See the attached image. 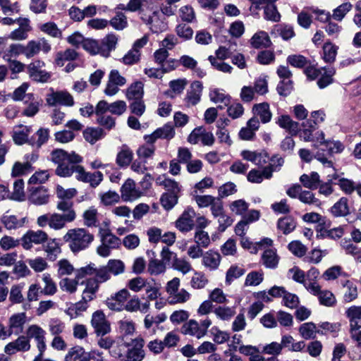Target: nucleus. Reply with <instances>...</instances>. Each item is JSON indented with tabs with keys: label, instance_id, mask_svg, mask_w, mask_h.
<instances>
[{
	"label": "nucleus",
	"instance_id": "obj_1",
	"mask_svg": "<svg viewBox=\"0 0 361 361\" xmlns=\"http://www.w3.org/2000/svg\"><path fill=\"white\" fill-rule=\"evenodd\" d=\"M50 159L57 164L55 173L60 177H70L75 173L78 180L89 183L94 188L103 180L104 176L101 171L88 172L79 164L82 161V157L75 152L68 153L63 149H56L51 152Z\"/></svg>",
	"mask_w": 361,
	"mask_h": 361
},
{
	"label": "nucleus",
	"instance_id": "obj_2",
	"mask_svg": "<svg viewBox=\"0 0 361 361\" xmlns=\"http://www.w3.org/2000/svg\"><path fill=\"white\" fill-rule=\"evenodd\" d=\"M63 240L68 243L69 248L74 252H78L89 247L94 240V235L85 228H72L63 236Z\"/></svg>",
	"mask_w": 361,
	"mask_h": 361
},
{
	"label": "nucleus",
	"instance_id": "obj_3",
	"mask_svg": "<svg viewBox=\"0 0 361 361\" xmlns=\"http://www.w3.org/2000/svg\"><path fill=\"white\" fill-rule=\"evenodd\" d=\"M251 3L250 11L253 15H258L261 8L264 9V17L266 20L279 22L281 15L275 3L277 0H249Z\"/></svg>",
	"mask_w": 361,
	"mask_h": 361
},
{
	"label": "nucleus",
	"instance_id": "obj_4",
	"mask_svg": "<svg viewBox=\"0 0 361 361\" xmlns=\"http://www.w3.org/2000/svg\"><path fill=\"white\" fill-rule=\"evenodd\" d=\"M166 16L158 10L154 11L151 14L141 11V20L147 24L154 33H160L168 28V22Z\"/></svg>",
	"mask_w": 361,
	"mask_h": 361
},
{
	"label": "nucleus",
	"instance_id": "obj_5",
	"mask_svg": "<svg viewBox=\"0 0 361 361\" xmlns=\"http://www.w3.org/2000/svg\"><path fill=\"white\" fill-rule=\"evenodd\" d=\"M212 324V320L208 317L200 320V322L195 319H190L182 326L181 331L185 335H189L200 339L207 334V330Z\"/></svg>",
	"mask_w": 361,
	"mask_h": 361
},
{
	"label": "nucleus",
	"instance_id": "obj_6",
	"mask_svg": "<svg viewBox=\"0 0 361 361\" xmlns=\"http://www.w3.org/2000/svg\"><path fill=\"white\" fill-rule=\"evenodd\" d=\"M67 223H71L66 220L59 213H47L40 215L37 217L36 224L39 228L49 226L51 229L59 231L66 227Z\"/></svg>",
	"mask_w": 361,
	"mask_h": 361
},
{
	"label": "nucleus",
	"instance_id": "obj_7",
	"mask_svg": "<svg viewBox=\"0 0 361 361\" xmlns=\"http://www.w3.org/2000/svg\"><path fill=\"white\" fill-rule=\"evenodd\" d=\"M48 240V234L42 230H28L20 238V245L26 250L34 245L44 244Z\"/></svg>",
	"mask_w": 361,
	"mask_h": 361
},
{
	"label": "nucleus",
	"instance_id": "obj_8",
	"mask_svg": "<svg viewBox=\"0 0 361 361\" xmlns=\"http://www.w3.org/2000/svg\"><path fill=\"white\" fill-rule=\"evenodd\" d=\"M196 212L192 207H187L175 221V227L182 233H188L195 227Z\"/></svg>",
	"mask_w": 361,
	"mask_h": 361
},
{
	"label": "nucleus",
	"instance_id": "obj_9",
	"mask_svg": "<svg viewBox=\"0 0 361 361\" xmlns=\"http://www.w3.org/2000/svg\"><path fill=\"white\" fill-rule=\"evenodd\" d=\"M304 129L300 133V137L305 142H313V146L317 147L319 145H323L324 142V133L322 131H317L312 133L314 126L312 123L311 120H307L302 123Z\"/></svg>",
	"mask_w": 361,
	"mask_h": 361
},
{
	"label": "nucleus",
	"instance_id": "obj_10",
	"mask_svg": "<svg viewBox=\"0 0 361 361\" xmlns=\"http://www.w3.org/2000/svg\"><path fill=\"white\" fill-rule=\"evenodd\" d=\"M45 334V331L37 324H32L27 329L26 336L27 339H35L37 343V347L39 351L36 360L42 357V354L46 349Z\"/></svg>",
	"mask_w": 361,
	"mask_h": 361
},
{
	"label": "nucleus",
	"instance_id": "obj_11",
	"mask_svg": "<svg viewBox=\"0 0 361 361\" xmlns=\"http://www.w3.org/2000/svg\"><path fill=\"white\" fill-rule=\"evenodd\" d=\"M91 324L98 336H104L110 333L111 329L110 322L106 319L104 313L100 310L92 314Z\"/></svg>",
	"mask_w": 361,
	"mask_h": 361
},
{
	"label": "nucleus",
	"instance_id": "obj_12",
	"mask_svg": "<svg viewBox=\"0 0 361 361\" xmlns=\"http://www.w3.org/2000/svg\"><path fill=\"white\" fill-rule=\"evenodd\" d=\"M277 75L281 79V81L277 86V91L280 95L287 96L293 89L290 78L292 73L288 67L280 66L277 69Z\"/></svg>",
	"mask_w": 361,
	"mask_h": 361
},
{
	"label": "nucleus",
	"instance_id": "obj_13",
	"mask_svg": "<svg viewBox=\"0 0 361 361\" xmlns=\"http://www.w3.org/2000/svg\"><path fill=\"white\" fill-rule=\"evenodd\" d=\"M144 195V192L136 187L135 182L128 178L121 188V197L124 202H133Z\"/></svg>",
	"mask_w": 361,
	"mask_h": 361
},
{
	"label": "nucleus",
	"instance_id": "obj_14",
	"mask_svg": "<svg viewBox=\"0 0 361 361\" xmlns=\"http://www.w3.org/2000/svg\"><path fill=\"white\" fill-rule=\"evenodd\" d=\"M48 105L54 106L62 105L73 106L74 105L73 97L67 91H56L48 94L46 97Z\"/></svg>",
	"mask_w": 361,
	"mask_h": 361
},
{
	"label": "nucleus",
	"instance_id": "obj_15",
	"mask_svg": "<svg viewBox=\"0 0 361 361\" xmlns=\"http://www.w3.org/2000/svg\"><path fill=\"white\" fill-rule=\"evenodd\" d=\"M145 341L142 338L137 337L128 343L126 357L128 361H142L145 357L143 350Z\"/></svg>",
	"mask_w": 361,
	"mask_h": 361
},
{
	"label": "nucleus",
	"instance_id": "obj_16",
	"mask_svg": "<svg viewBox=\"0 0 361 361\" xmlns=\"http://www.w3.org/2000/svg\"><path fill=\"white\" fill-rule=\"evenodd\" d=\"M188 142L192 145L201 142L203 145L212 146L214 142V137L211 132L207 131L203 127H197L190 133Z\"/></svg>",
	"mask_w": 361,
	"mask_h": 361
},
{
	"label": "nucleus",
	"instance_id": "obj_17",
	"mask_svg": "<svg viewBox=\"0 0 361 361\" xmlns=\"http://www.w3.org/2000/svg\"><path fill=\"white\" fill-rule=\"evenodd\" d=\"M130 296L127 289H122L106 300V305L111 310L121 312L124 310L125 302Z\"/></svg>",
	"mask_w": 361,
	"mask_h": 361
},
{
	"label": "nucleus",
	"instance_id": "obj_18",
	"mask_svg": "<svg viewBox=\"0 0 361 361\" xmlns=\"http://www.w3.org/2000/svg\"><path fill=\"white\" fill-rule=\"evenodd\" d=\"M44 63L42 61H35L27 66L30 77L35 81L45 82L49 78L50 74L43 69Z\"/></svg>",
	"mask_w": 361,
	"mask_h": 361
},
{
	"label": "nucleus",
	"instance_id": "obj_19",
	"mask_svg": "<svg viewBox=\"0 0 361 361\" xmlns=\"http://www.w3.org/2000/svg\"><path fill=\"white\" fill-rule=\"evenodd\" d=\"M175 136V130L171 124L166 123L157 128L152 134L145 135L144 139L147 144H154L159 138L171 140Z\"/></svg>",
	"mask_w": 361,
	"mask_h": 361
},
{
	"label": "nucleus",
	"instance_id": "obj_20",
	"mask_svg": "<svg viewBox=\"0 0 361 361\" xmlns=\"http://www.w3.org/2000/svg\"><path fill=\"white\" fill-rule=\"evenodd\" d=\"M202 266L209 271L217 270L221 262V255L214 250H209L204 252L202 257Z\"/></svg>",
	"mask_w": 361,
	"mask_h": 361
},
{
	"label": "nucleus",
	"instance_id": "obj_21",
	"mask_svg": "<svg viewBox=\"0 0 361 361\" xmlns=\"http://www.w3.org/2000/svg\"><path fill=\"white\" fill-rule=\"evenodd\" d=\"M51 50V44L45 38H40L37 40L30 41L27 44V57L30 58L43 51L47 54Z\"/></svg>",
	"mask_w": 361,
	"mask_h": 361
},
{
	"label": "nucleus",
	"instance_id": "obj_22",
	"mask_svg": "<svg viewBox=\"0 0 361 361\" xmlns=\"http://www.w3.org/2000/svg\"><path fill=\"white\" fill-rule=\"evenodd\" d=\"M17 22L19 27L10 33L9 38L13 40L25 39L28 36V32L31 30L30 20L27 18H18Z\"/></svg>",
	"mask_w": 361,
	"mask_h": 361
},
{
	"label": "nucleus",
	"instance_id": "obj_23",
	"mask_svg": "<svg viewBox=\"0 0 361 361\" xmlns=\"http://www.w3.org/2000/svg\"><path fill=\"white\" fill-rule=\"evenodd\" d=\"M27 217L18 218L16 215L5 214L1 218V222L8 230H16L27 223Z\"/></svg>",
	"mask_w": 361,
	"mask_h": 361
},
{
	"label": "nucleus",
	"instance_id": "obj_24",
	"mask_svg": "<svg viewBox=\"0 0 361 361\" xmlns=\"http://www.w3.org/2000/svg\"><path fill=\"white\" fill-rule=\"evenodd\" d=\"M349 321L350 331L361 329V306H351L345 312Z\"/></svg>",
	"mask_w": 361,
	"mask_h": 361
},
{
	"label": "nucleus",
	"instance_id": "obj_25",
	"mask_svg": "<svg viewBox=\"0 0 361 361\" xmlns=\"http://www.w3.org/2000/svg\"><path fill=\"white\" fill-rule=\"evenodd\" d=\"M31 131L32 128L30 126L23 125L15 126L12 135L14 142L18 145H23L26 142L29 143L30 140L28 139V135Z\"/></svg>",
	"mask_w": 361,
	"mask_h": 361
},
{
	"label": "nucleus",
	"instance_id": "obj_26",
	"mask_svg": "<svg viewBox=\"0 0 361 361\" xmlns=\"http://www.w3.org/2000/svg\"><path fill=\"white\" fill-rule=\"evenodd\" d=\"M56 209L61 212V216L66 220L73 222L76 219V212L73 208V203L71 200H61L56 204Z\"/></svg>",
	"mask_w": 361,
	"mask_h": 361
},
{
	"label": "nucleus",
	"instance_id": "obj_27",
	"mask_svg": "<svg viewBox=\"0 0 361 361\" xmlns=\"http://www.w3.org/2000/svg\"><path fill=\"white\" fill-rule=\"evenodd\" d=\"M341 283L343 300L345 302H350L357 298V288L353 281L347 279L341 280Z\"/></svg>",
	"mask_w": 361,
	"mask_h": 361
},
{
	"label": "nucleus",
	"instance_id": "obj_28",
	"mask_svg": "<svg viewBox=\"0 0 361 361\" xmlns=\"http://www.w3.org/2000/svg\"><path fill=\"white\" fill-rule=\"evenodd\" d=\"M202 91V83L199 81L193 82L190 85V90L187 92V95L185 97L186 103L188 105L197 104L200 100Z\"/></svg>",
	"mask_w": 361,
	"mask_h": 361
},
{
	"label": "nucleus",
	"instance_id": "obj_29",
	"mask_svg": "<svg viewBox=\"0 0 361 361\" xmlns=\"http://www.w3.org/2000/svg\"><path fill=\"white\" fill-rule=\"evenodd\" d=\"M84 284L85 287L82 293V298L85 301L90 302L96 298L99 286L93 279H87Z\"/></svg>",
	"mask_w": 361,
	"mask_h": 361
},
{
	"label": "nucleus",
	"instance_id": "obj_30",
	"mask_svg": "<svg viewBox=\"0 0 361 361\" xmlns=\"http://www.w3.org/2000/svg\"><path fill=\"white\" fill-rule=\"evenodd\" d=\"M26 322V314L24 312L13 314L9 319V331L12 334H19L23 331Z\"/></svg>",
	"mask_w": 361,
	"mask_h": 361
},
{
	"label": "nucleus",
	"instance_id": "obj_31",
	"mask_svg": "<svg viewBox=\"0 0 361 361\" xmlns=\"http://www.w3.org/2000/svg\"><path fill=\"white\" fill-rule=\"evenodd\" d=\"M242 157L257 166H262L267 162L268 157L265 152L244 150L241 152Z\"/></svg>",
	"mask_w": 361,
	"mask_h": 361
},
{
	"label": "nucleus",
	"instance_id": "obj_32",
	"mask_svg": "<svg viewBox=\"0 0 361 361\" xmlns=\"http://www.w3.org/2000/svg\"><path fill=\"white\" fill-rule=\"evenodd\" d=\"M118 37L114 34L107 35L100 42L101 47V56L104 57H108L110 53L115 49L118 42Z\"/></svg>",
	"mask_w": 361,
	"mask_h": 361
},
{
	"label": "nucleus",
	"instance_id": "obj_33",
	"mask_svg": "<svg viewBox=\"0 0 361 361\" xmlns=\"http://www.w3.org/2000/svg\"><path fill=\"white\" fill-rule=\"evenodd\" d=\"M270 161L271 162L269 166L264 167L261 171L262 173V180L264 178L267 179L271 178L273 172L279 171L284 163L283 159L278 155L273 156Z\"/></svg>",
	"mask_w": 361,
	"mask_h": 361
},
{
	"label": "nucleus",
	"instance_id": "obj_34",
	"mask_svg": "<svg viewBox=\"0 0 361 361\" xmlns=\"http://www.w3.org/2000/svg\"><path fill=\"white\" fill-rule=\"evenodd\" d=\"M276 123L281 128L288 130L290 133L295 135L299 129V124L292 120L288 115H281L276 118Z\"/></svg>",
	"mask_w": 361,
	"mask_h": 361
},
{
	"label": "nucleus",
	"instance_id": "obj_35",
	"mask_svg": "<svg viewBox=\"0 0 361 361\" xmlns=\"http://www.w3.org/2000/svg\"><path fill=\"white\" fill-rule=\"evenodd\" d=\"M210 99L216 103L219 104L218 107L223 109L231 103V97L226 94L223 90L214 89L209 93Z\"/></svg>",
	"mask_w": 361,
	"mask_h": 361
},
{
	"label": "nucleus",
	"instance_id": "obj_36",
	"mask_svg": "<svg viewBox=\"0 0 361 361\" xmlns=\"http://www.w3.org/2000/svg\"><path fill=\"white\" fill-rule=\"evenodd\" d=\"M26 97L27 99H25L24 103L27 104V106L23 109V114L27 117H32L39 111L41 103L32 94H27Z\"/></svg>",
	"mask_w": 361,
	"mask_h": 361
},
{
	"label": "nucleus",
	"instance_id": "obj_37",
	"mask_svg": "<svg viewBox=\"0 0 361 361\" xmlns=\"http://www.w3.org/2000/svg\"><path fill=\"white\" fill-rule=\"evenodd\" d=\"M252 111L254 114L259 117L264 123L269 122L271 119L272 114L269 109V105L267 102L255 104Z\"/></svg>",
	"mask_w": 361,
	"mask_h": 361
},
{
	"label": "nucleus",
	"instance_id": "obj_38",
	"mask_svg": "<svg viewBox=\"0 0 361 361\" xmlns=\"http://www.w3.org/2000/svg\"><path fill=\"white\" fill-rule=\"evenodd\" d=\"M128 345V343L124 341L123 337H119L117 340L114 341V343L109 351V354L114 358L123 357L127 353Z\"/></svg>",
	"mask_w": 361,
	"mask_h": 361
},
{
	"label": "nucleus",
	"instance_id": "obj_39",
	"mask_svg": "<svg viewBox=\"0 0 361 361\" xmlns=\"http://www.w3.org/2000/svg\"><path fill=\"white\" fill-rule=\"evenodd\" d=\"M302 185L309 190H316L320 183V176L317 172H312L310 174H302L300 177Z\"/></svg>",
	"mask_w": 361,
	"mask_h": 361
},
{
	"label": "nucleus",
	"instance_id": "obj_40",
	"mask_svg": "<svg viewBox=\"0 0 361 361\" xmlns=\"http://www.w3.org/2000/svg\"><path fill=\"white\" fill-rule=\"evenodd\" d=\"M332 179H334V180H338L336 184L346 195H350L355 190L357 184L352 180L345 178H341L336 173H334L332 175Z\"/></svg>",
	"mask_w": 361,
	"mask_h": 361
},
{
	"label": "nucleus",
	"instance_id": "obj_41",
	"mask_svg": "<svg viewBox=\"0 0 361 361\" xmlns=\"http://www.w3.org/2000/svg\"><path fill=\"white\" fill-rule=\"evenodd\" d=\"M99 214L94 207H90L82 214L83 224L89 228L97 227L99 224Z\"/></svg>",
	"mask_w": 361,
	"mask_h": 361
},
{
	"label": "nucleus",
	"instance_id": "obj_42",
	"mask_svg": "<svg viewBox=\"0 0 361 361\" xmlns=\"http://www.w3.org/2000/svg\"><path fill=\"white\" fill-rule=\"evenodd\" d=\"M99 235L101 237V242L111 249L114 250L118 247L120 245V239L112 234L107 229H100Z\"/></svg>",
	"mask_w": 361,
	"mask_h": 361
},
{
	"label": "nucleus",
	"instance_id": "obj_43",
	"mask_svg": "<svg viewBox=\"0 0 361 361\" xmlns=\"http://www.w3.org/2000/svg\"><path fill=\"white\" fill-rule=\"evenodd\" d=\"M252 46L256 49L268 47L271 44L268 33L264 31H258L250 39Z\"/></svg>",
	"mask_w": 361,
	"mask_h": 361
},
{
	"label": "nucleus",
	"instance_id": "obj_44",
	"mask_svg": "<svg viewBox=\"0 0 361 361\" xmlns=\"http://www.w3.org/2000/svg\"><path fill=\"white\" fill-rule=\"evenodd\" d=\"M331 213L336 217L345 216L349 214L348 200L341 197L331 207Z\"/></svg>",
	"mask_w": 361,
	"mask_h": 361
},
{
	"label": "nucleus",
	"instance_id": "obj_45",
	"mask_svg": "<svg viewBox=\"0 0 361 361\" xmlns=\"http://www.w3.org/2000/svg\"><path fill=\"white\" fill-rule=\"evenodd\" d=\"M49 137V130L48 128H41L36 132L35 135L30 138L29 144L33 147L39 148L48 141Z\"/></svg>",
	"mask_w": 361,
	"mask_h": 361
},
{
	"label": "nucleus",
	"instance_id": "obj_46",
	"mask_svg": "<svg viewBox=\"0 0 361 361\" xmlns=\"http://www.w3.org/2000/svg\"><path fill=\"white\" fill-rule=\"evenodd\" d=\"M156 183L164 187V188L169 192L170 194H174L178 195V193L180 191V187L179 184L175 180L167 178L165 176H159L157 178Z\"/></svg>",
	"mask_w": 361,
	"mask_h": 361
},
{
	"label": "nucleus",
	"instance_id": "obj_47",
	"mask_svg": "<svg viewBox=\"0 0 361 361\" xmlns=\"http://www.w3.org/2000/svg\"><path fill=\"white\" fill-rule=\"evenodd\" d=\"M296 227V221L295 219L290 216H284L280 218L277 222V228L283 234L288 235Z\"/></svg>",
	"mask_w": 361,
	"mask_h": 361
},
{
	"label": "nucleus",
	"instance_id": "obj_48",
	"mask_svg": "<svg viewBox=\"0 0 361 361\" xmlns=\"http://www.w3.org/2000/svg\"><path fill=\"white\" fill-rule=\"evenodd\" d=\"M133 154L130 149L126 145L122 146L116 156V164L121 166H127L133 159Z\"/></svg>",
	"mask_w": 361,
	"mask_h": 361
},
{
	"label": "nucleus",
	"instance_id": "obj_49",
	"mask_svg": "<svg viewBox=\"0 0 361 361\" xmlns=\"http://www.w3.org/2000/svg\"><path fill=\"white\" fill-rule=\"evenodd\" d=\"M30 201L37 205L45 204L49 201L48 192L44 188H38L32 192Z\"/></svg>",
	"mask_w": 361,
	"mask_h": 361
},
{
	"label": "nucleus",
	"instance_id": "obj_50",
	"mask_svg": "<svg viewBox=\"0 0 361 361\" xmlns=\"http://www.w3.org/2000/svg\"><path fill=\"white\" fill-rule=\"evenodd\" d=\"M104 136V130L100 128H87L83 131L85 140L93 145Z\"/></svg>",
	"mask_w": 361,
	"mask_h": 361
},
{
	"label": "nucleus",
	"instance_id": "obj_51",
	"mask_svg": "<svg viewBox=\"0 0 361 361\" xmlns=\"http://www.w3.org/2000/svg\"><path fill=\"white\" fill-rule=\"evenodd\" d=\"M44 287L42 294L44 295H54L57 292V286L49 274L45 273L42 276Z\"/></svg>",
	"mask_w": 361,
	"mask_h": 361
},
{
	"label": "nucleus",
	"instance_id": "obj_52",
	"mask_svg": "<svg viewBox=\"0 0 361 361\" xmlns=\"http://www.w3.org/2000/svg\"><path fill=\"white\" fill-rule=\"evenodd\" d=\"M262 260L263 264L270 269L275 268L279 263V257L274 249H267L264 251Z\"/></svg>",
	"mask_w": 361,
	"mask_h": 361
},
{
	"label": "nucleus",
	"instance_id": "obj_53",
	"mask_svg": "<svg viewBox=\"0 0 361 361\" xmlns=\"http://www.w3.org/2000/svg\"><path fill=\"white\" fill-rule=\"evenodd\" d=\"M25 287L24 283L13 285L9 293V300L14 304H20L24 301L23 290Z\"/></svg>",
	"mask_w": 361,
	"mask_h": 361
},
{
	"label": "nucleus",
	"instance_id": "obj_54",
	"mask_svg": "<svg viewBox=\"0 0 361 361\" xmlns=\"http://www.w3.org/2000/svg\"><path fill=\"white\" fill-rule=\"evenodd\" d=\"M144 94L143 84L142 82L137 81L130 85L126 90V97L128 99H140Z\"/></svg>",
	"mask_w": 361,
	"mask_h": 361
},
{
	"label": "nucleus",
	"instance_id": "obj_55",
	"mask_svg": "<svg viewBox=\"0 0 361 361\" xmlns=\"http://www.w3.org/2000/svg\"><path fill=\"white\" fill-rule=\"evenodd\" d=\"M190 298V293L185 289L182 288L169 295L167 300L170 305H176L185 303L188 301Z\"/></svg>",
	"mask_w": 361,
	"mask_h": 361
},
{
	"label": "nucleus",
	"instance_id": "obj_56",
	"mask_svg": "<svg viewBox=\"0 0 361 361\" xmlns=\"http://www.w3.org/2000/svg\"><path fill=\"white\" fill-rule=\"evenodd\" d=\"M143 290L146 293L148 300H154L160 295V286L153 279H149L147 282Z\"/></svg>",
	"mask_w": 361,
	"mask_h": 361
},
{
	"label": "nucleus",
	"instance_id": "obj_57",
	"mask_svg": "<svg viewBox=\"0 0 361 361\" xmlns=\"http://www.w3.org/2000/svg\"><path fill=\"white\" fill-rule=\"evenodd\" d=\"M352 8L353 5L350 2L343 3L332 11V18L336 21L341 22Z\"/></svg>",
	"mask_w": 361,
	"mask_h": 361
},
{
	"label": "nucleus",
	"instance_id": "obj_58",
	"mask_svg": "<svg viewBox=\"0 0 361 361\" xmlns=\"http://www.w3.org/2000/svg\"><path fill=\"white\" fill-rule=\"evenodd\" d=\"M79 280L80 279H78L76 276L75 279L68 277L61 279L59 281V287L63 291L70 294L75 293L78 290Z\"/></svg>",
	"mask_w": 361,
	"mask_h": 361
},
{
	"label": "nucleus",
	"instance_id": "obj_59",
	"mask_svg": "<svg viewBox=\"0 0 361 361\" xmlns=\"http://www.w3.org/2000/svg\"><path fill=\"white\" fill-rule=\"evenodd\" d=\"M216 317L223 321H230L235 314V309L233 307L219 306L214 310Z\"/></svg>",
	"mask_w": 361,
	"mask_h": 361
},
{
	"label": "nucleus",
	"instance_id": "obj_60",
	"mask_svg": "<svg viewBox=\"0 0 361 361\" xmlns=\"http://www.w3.org/2000/svg\"><path fill=\"white\" fill-rule=\"evenodd\" d=\"M151 4V0H130L123 8L131 12L139 11L141 15L142 11L145 12L144 8H149Z\"/></svg>",
	"mask_w": 361,
	"mask_h": 361
},
{
	"label": "nucleus",
	"instance_id": "obj_61",
	"mask_svg": "<svg viewBox=\"0 0 361 361\" xmlns=\"http://www.w3.org/2000/svg\"><path fill=\"white\" fill-rule=\"evenodd\" d=\"M31 171H32V166L30 162L26 161L25 163H21L20 161H16L12 167L11 176L18 177L23 176Z\"/></svg>",
	"mask_w": 361,
	"mask_h": 361
},
{
	"label": "nucleus",
	"instance_id": "obj_62",
	"mask_svg": "<svg viewBox=\"0 0 361 361\" xmlns=\"http://www.w3.org/2000/svg\"><path fill=\"white\" fill-rule=\"evenodd\" d=\"M194 242L202 248H207L211 244L210 236L204 230L196 229L194 235Z\"/></svg>",
	"mask_w": 361,
	"mask_h": 361
},
{
	"label": "nucleus",
	"instance_id": "obj_63",
	"mask_svg": "<svg viewBox=\"0 0 361 361\" xmlns=\"http://www.w3.org/2000/svg\"><path fill=\"white\" fill-rule=\"evenodd\" d=\"M180 0H166L159 4V11L166 17H170L176 14L177 11L176 3Z\"/></svg>",
	"mask_w": 361,
	"mask_h": 361
},
{
	"label": "nucleus",
	"instance_id": "obj_64",
	"mask_svg": "<svg viewBox=\"0 0 361 361\" xmlns=\"http://www.w3.org/2000/svg\"><path fill=\"white\" fill-rule=\"evenodd\" d=\"M109 24L116 30H123L128 26V19L124 13L118 12L116 16L109 21Z\"/></svg>",
	"mask_w": 361,
	"mask_h": 361
}]
</instances>
